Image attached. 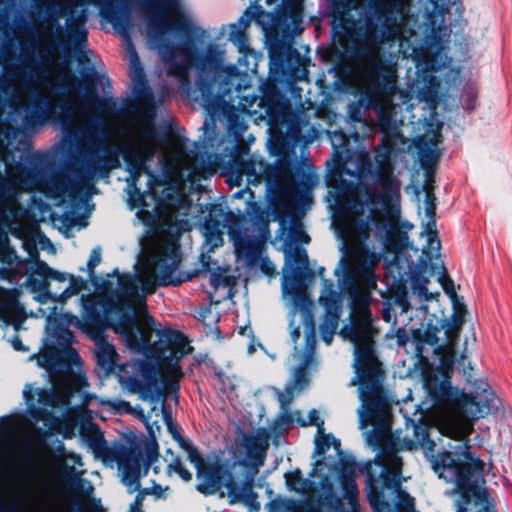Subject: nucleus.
<instances>
[{"mask_svg":"<svg viewBox=\"0 0 512 512\" xmlns=\"http://www.w3.org/2000/svg\"><path fill=\"white\" fill-rule=\"evenodd\" d=\"M285 483L289 491L302 496H311L314 491V483L304 478L299 469H293L285 473Z\"/></svg>","mask_w":512,"mask_h":512,"instance_id":"obj_17","label":"nucleus"},{"mask_svg":"<svg viewBox=\"0 0 512 512\" xmlns=\"http://www.w3.org/2000/svg\"><path fill=\"white\" fill-rule=\"evenodd\" d=\"M144 499L143 493H138L135 501L130 505L128 512H142V502Z\"/></svg>","mask_w":512,"mask_h":512,"instance_id":"obj_29","label":"nucleus"},{"mask_svg":"<svg viewBox=\"0 0 512 512\" xmlns=\"http://www.w3.org/2000/svg\"><path fill=\"white\" fill-rule=\"evenodd\" d=\"M80 301H81L83 316H85L86 318L95 317L97 314V305H98V302L96 301V297L82 296Z\"/></svg>","mask_w":512,"mask_h":512,"instance_id":"obj_23","label":"nucleus"},{"mask_svg":"<svg viewBox=\"0 0 512 512\" xmlns=\"http://www.w3.org/2000/svg\"><path fill=\"white\" fill-rule=\"evenodd\" d=\"M333 449H335V448L333 447ZM334 451H335V455L340 458V461H343V458H341V455H342L341 451L339 450L338 453L336 450H334Z\"/></svg>","mask_w":512,"mask_h":512,"instance_id":"obj_45","label":"nucleus"},{"mask_svg":"<svg viewBox=\"0 0 512 512\" xmlns=\"http://www.w3.org/2000/svg\"><path fill=\"white\" fill-rule=\"evenodd\" d=\"M323 271H324V268H321L320 271H319V274L322 275Z\"/></svg>","mask_w":512,"mask_h":512,"instance_id":"obj_49","label":"nucleus"},{"mask_svg":"<svg viewBox=\"0 0 512 512\" xmlns=\"http://www.w3.org/2000/svg\"><path fill=\"white\" fill-rule=\"evenodd\" d=\"M396 75L394 70L389 71L388 80L390 83H395Z\"/></svg>","mask_w":512,"mask_h":512,"instance_id":"obj_41","label":"nucleus"},{"mask_svg":"<svg viewBox=\"0 0 512 512\" xmlns=\"http://www.w3.org/2000/svg\"><path fill=\"white\" fill-rule=\"evenodd\" d=\"M129 55H130L131 65L136 69L137 66L139 65V60H138L135 50L132 48L131 45H129Z\"/></svg>","mask_w":512,"mask_h":512,"instance_id":"obj_33","label":"nucleus"},{"mask_svg":"<svg viewBox=\"0 0 512 512\" xmlns=\"http://www.w3.org/2000/svg\"><path fill=\"white\" fill-rule=\"evenodd\" d=\"M142 252L134 275L119 280L118 308L127 307L135 317H125L114 324V331L120 334L127 346L133 350L155 358L157 369L142 370L144 384L140 387V397L151 405L147 419L153 414H161L169 430L172 424L164 409L163 386L178 382L183 376L180 359L189 354L191 347L180 334L162 330L147 313L145 297L155 291L158 285H179L177 276L179 253L177 239L168 237L142 242Z\"/></svg>","mask_w":512,"mask_h":512,"instance_id":"obj_2","label":"nucleus"},{"mask_svg":"<svg viewBox=\"0 0 512 512\" xmlns=\"http://www.w3.org/2000/svg\"><path fill=\"white\" fill-rule=\"evenodd\" d=\"M219 381L221 383V389L223 392H227L228 390L230 392L234 391L237 387V380L235 377H230L227 375L219 374Z\"/></svg>","mask_w":512,"mask_h":512,"instance_id":"obj_26","label":"nucleus"},{"mask_svg":"<svg viewBox=\"0 0 512 512\" xmlns=\"http://www.w3.org/2000/svg\"><path fill=\"white\" fill-rule=\"evenodd\" d=\"M61 324H66V325H80V321L78 320V318L76 316H73V315H70V314H65L62 318H61Z\"/></svg>","mask_w":512,"mask_h":512,"instance_id":"obj_31","label":"nucleus"},{"mask_svg":"<svg viewBox=\"0 0 512 512\" xmlns=\"http://www.w3.org/2000/svg\"><path fill=\"white\" fill-rule=\"evenodd\" d=\"M95 353L98 364L106 371H110L116 363V352L114 346L108 342L99 340L96 343Z\"/></svg>","mask_w":512,"mask_h":512,"instance_id":"obj_20","label":"nucleus"},{"mask_svg":"<svg viewBox=\"0 0 512 512\" xmlns=\"http://www.w3.org/2000/svg\"><path fill=\"white\" fill-rule=\"evenodd\" d=\"M290 422H297L302 426L315 425L317 427V435L315 438V462L313 464L311 477L321 478L327 480L328 473L332 470L338 471V467L331 463L329 458L325 456L326 452L334 447L337 453L339 452L340 441L331 434H325L323 428V421L319 419L317 410H311L307 419L300 417V412H294L289 418Z\"/></svg>","mask_w":512,"mask_h":512,"instance_id":"obj_10","label":"nucleus"},{"mask_svg":"<svg viewBox=\"0 0 512 512\" xmlns=\"http://www.w3.org/2000/svg\"><path fill=\"white\" fill-rule=\"evenodd\" d=\"M68 353H69V355L71 356V359H72V360H74V361L78 360V358H79V357H78V355L75 353V351H74V350L69 349V350H68Z\"/></svg>","mask_w":512,"mask_h":512,"instance_id":"obj_43","label":"nucleus"},{"mask_svg":"<svg viewBox=\"0 0 512 512\" xmlns=\"http://www.w3.org/2000/svg\"><path fill=\"white\" fill-rule=\"evenodd\" d=\"M148 34L151 38L164 36L172 31H188L195 27L193 16L184 11L178 2H150Z\"/></svg>","mask_w":512,"mask_h":512,"instance_id":"obj_9","label":"nucleus"},{"mask_svg":"<svg viewBox=\"0 0 512 512\" xmlns=\"http://www.w3.org/2000/svg\"><path fill=\"white\" fill-rule=\"evenodd\" d=\"M159 151L161 158L167 162L173 163L178 161L182 153V147L173 137L162 139L156 133L152 118L144 115L138 118L132 124L126 143L125 158L127 161L134 160L135 166L129 164V176L127 177L128 205L131 209H139L136 213L137 217L146 222L144 196L136 187V179L140 175L144 162L154 156Z\"/></svg>","mask_w":512,"mask_h":512,"instance_id":"obj_5","label":"nucleus"},{"mask_svg":"<svg viewBox=\"0 0 512 512\" xmlns=\"http://www.w3.org/2000/svg\"><path fill=\"white\" fill-rule=\"evenodd\" d=\"M94 450L98 453H103L104 450H105V447H104V443L101 439V437H99L98 439H96L94 441Z\"/></svg>","mask_w":512,"mask_h":512,"instance_id":"obj_34","label":"nucleus"},{"mask_svg":"<svg viewBox=\"0 0 512 512\" xmlns=\"http://www.w3.org/2000/svg\"><path fill=\"white\" fill-rule=\"evenodd\" d=\"M230 40L236 44L238 47H239V50L243 53L246 52L247 48L245 46V41H244V38L241 34H238V35H231L230 36Z\"/></svg>","mask_w":512,"mask_h":512,"instance_id":"obj_30","label":"nucleus"},{"mask_svg":"<svg viewBox=\"0 0 512 512\" xmlns=\"http://www.w3.org/2000/svg\"><path fill=\"white\" fill-rule=\"evenodd\" d=\"M167 453H170V455L173 456V452H170V450H167Z\"/></svg>","mask_w":512,"mask_h":512,"instance_id":"obj_52","label":"nucleus"},{"mask_svg":"<svg viewBox=\"0 0 512 512\" xmlns=\"http://www.w3.org/2000/svg\"><path fill=\"white\" fill-rule=\"evenodd\" d=\"M380 158V156H378ZM380 164L376 175V189L367 190L359 197L346 219H337L339 233L348 247L367 240L372 233L383 243L384 251L391 254V262L397 260L401 244L395 241L400 219V181L393 174L389 160L377 159Z\"/></svg>","mask_w":512,"mask_h":512,"instance_id":"obj_3","label":"nucleus"},{"mask_svg":"<svg viewBox=\"0 0 512 512\" xmlns=\"http://www.w3.org/2000/svg\"><path fill=\"white\" fill-rule=\"evenodd\" d=\"M441 134H440V125H437L432 129L431 133L426 135L420 140L418 144L420 153L425 158L434 159L438 157L439 150L437 148L438 143L440 142Z\"/></svg>","mask_w":512,"mask_h":512,"instance_id":"obj_19","label":"nucleus"},{"mask_svg":"<svg viewBox=\"0 0 512 512\" xmlns=\"http://www.w3.org/2000/svg\"><path fill=\"white\" fill-rule=\"evenodd\" d=\"M40 243L42 244L43 248L49 249V251L51 253H55L56 252V249L54 248V246L52 245V243L50 242L49 239L43 238Z\"/></svg>","mask_w":512,"mask_h":512,"instance_id":"obj_35","label":"nucleus"},{"mask_svg":"<svg viewBox=\"0 0 512 512\" xmlns=\"http://www.w3.org/2000/svg\"><path fill=\"white\" fill-rule=\"evenodd\" d=\"M179 217H180V214L178 213L176 215V222L179 225L180 229L181 230H189L191 227L189 220L184 219V218H179Z\"/></svg>","mask_w":512,"mask_h":512,"instance_id":"obj_32","label":"nucleus"},{"mask_svg":"<svg viewBox=\"0 0 512 512\" xmlns=\"http://www.w3.org/2000/svg\"><path fill=\"white\" fill-rule=\"evenodd\" d=\"M254 350H255V349H254V347H253V346H250V347H249V349H248V351H249V353H250V354H251V353H253V352H254Z\"/></svg>","mask_w":512,"mask_h":512,"instance_id":"obj_47","label":"nucleus"},{"mask_svg":"<svg viewBox=\"0 0 512 512\" xmlns=\"http://www.w3.org/2000/svg\"><path fill=\"white\" fill-rule=\"evenodd\" d=\"M11 343L16 350H26L22 342L17 337L13 338Z\"/></svg>","mask_w":512,"mask_h":512,"instance_id":"obj_38","label":"nucleus"},{"mask_svg":"<svg viewBox=\"0 0 512 512\" xmlns=\"http://www.w3.org/2000/svg\"><path fill=\"white\" fill-rule=\"evenodd\" d=\"M138 366V363H131V364H127L125 367L128 368V367H131L132 369H134V367Z\"/></svg>","mask_w":512,"mask_h":512,"instance_id":"obj_46","label":"nucleus"},{"mask_svg":"<svg viewBox=\"0 0 512 512\" xmlns=\"http://www.w3.org/2000/svg\"><path fill=\"white\" fill-rule=\"evenodd\" d=\"M67 12V30L70 37H74L80 42L86 39L87 31L84 27L89 15V6L93 5L105 22L111 23L113 27L121 31L129 21L128 12L118 5L117 2H68Z\"/></svg>","mask_w":512,"mask_h":512,"instance_id":"obj_8","label":"nucleus"},{"mask_svg":"<svg viewBox=\"0 0 512 512\" xmlns=\"http://www.w3.org/2000/svg\"><path fill=\"white\" fill-rule=\"evenodd\" d=\"M14 257V251L8 245L7 236L4 241H0V262L10 263Z\"/></svg>","mask_w":512,"mask_h":512,"instance_id":"obj_25","label":"nucleus"},{"mask_svg":"<svg viewBox=\"0 0 512 512\" xmlns=\"http://www.w3.org/2000/svg\"><path fill=\"white\" fill-rule=\"evenodd\" d=\"M125 459L119 462V473L122 482L130 493L137 491L140 487L139 479L142 476L141 455L134 451L123 453Z\"/></svg>","mask_w":512,"mask_h":512,"instance_id":"obj_14","label":"nucleus"},{"mask_svg":"<svg viewBox=\"0 0 512 512\" xmlns=\"http://www.w3.org/2000/svg\"><path fill=\"white\" fill-rule=\"evenodd\" d=\"M292 3H293V4H295V5L293 6V9H294V10H296V11L301 10V3H302V2H292Z\"/></svg>","mask_w":512,"mask_h":512,"instance_id":"obj_44","label":"nucleus"},{"mask_svg":"<svg viewBox=\"0 0 512 512\" xmlns=\"http://www.w3.org/2000/svg\"><path fill=\"white\" fill-rule=\"evenodd\" d=\"M299 259H300V262L303 264L304 268L307 269L308 268V256H307L305 250L299 252Z\"/></svg>","mask_w":512,"mask_h":512,"instance_id":"obj_37","label":"nucleus"},{"mask_svg":"<svg viewBox=\"0 0 512 512\" xmlns=\"http://www.w3.org/2000/svg\"><path fill=\"white\" fill-rule=\"evenodd\" d=\"M348 492L351 496L350 503L352 506V512H361L360 507L356 501V495H357L356 486L354 484H349ZM328 500H329L328 498L325 499V501H328ZM302 512H332V509L329 506V503L319 501L317 504H315V502L313 500H311V502L305 506V508L302 510Z\"/></svg>","mask_w":512,"mask_h":512,"instance_id":"obj_21","label":"nucleus"},{"mask_svg":"<svg viewBox=\"0 0 512 512\" xmlns=\"http://www.w3.org/2000/svg\"><path fill=\"white\" fill-rule=\"evenodd\" d=\"M86 384L84 375L77 371L73 374H66L54 381L53 389L46 391L26 384L23 389V398L29 410L39 415L41 410L53 408L59 405H66L70 396L80 391Z\"/></svg>","mask_w":512,"mask_h":512,"instance_id":"obj_7","label":"nucleus"},{"mask_svg":"<svg viewBox=\"0 0 512 512\" xmlns=\"http://www.w3.org/2000/svg\"><path fill=\"white\" fill-rule=\"evenodd\" d=\"M169 472L177 473L184 481H190L192 474L184 467L180 459L176 458L168 464Z\"/></svg>","mask_w":512,"mask_h":512,"instance_id":"obj_24","label":"nucleus"},{"mask_svg":"<svg viewBox=\"0 0 512 512\" xmlns=\"http://www.w3.org/2000/svg\"><path fill=\"white\" fill-rule=\"evenodd\" d=\"M187 455L197 470L198 491L210 495L224 486L230 503L243 502L249 511H259L260 503L250 484L238 487L232 479L225 480L223 467L218 464L204 463L198 451L193 447L187 448Z\"/></svg>","mask_w":512,"mask_h":512,"instance_id":"obj_6","label":"nucleus"},{"mask_svg":"<svg viewBox=\"0 0 512 512\" xmlns=\"http://www.w3.org/2000/svg\"><path fill=\"white\" fill-rule=\"evenodd\" d=\"M360 319L345 326L340 335L354 344L355 377L350 385H359L361 406L358 409L359 426L366 429V442L373 449H380L374 462L357 464L353 459L346 460L349 473H365L366 490L374 512H416L414 498L399 489L401 481V459L395 450H411L415 444L432 450L434 443L429 440L424 426L426 415H435L432 423L442 435L458 440L457 445L448 444L445 451L431 458L434 471L445 481L455 485L460 494L456 512H495L488 501L483 482L484 462L470 452L466 437L471 432L469 419L483 417L490 412L492 392L482 388L480 395H469L453 387L451 382L436 376H427L423 387L427 399L420 405H412L411 394L404 400L401 412L406 425L414 431L415 441L392 443L390 439V403L383 395L381 381L383 371L373 353L372 338L374 329L369 320L367 307L361 306Z\"/></svg>","mask_w":512,"mask_h":512,"instance_id":"obj_1","label":"nucleus"},{"mask_svg":"<svg viewBox=\"0 0 512 512\" xmlns=\"http://www.w3.org/2000/svg\"><path fill=\"white\" fill-rule=\"evenodd\" d=\"M319 302L326 310L325 318L321 325L322 339L327 345H330L338 326L342 296L333 290L332 283L324 280Z\"/></svg>","mask_w":512,"mask_h":512,"instance_id":"obj_12","label":"nucleus"},{"mask_svg":"<svg viewBox=\"0 0 512 512\" xmlns=\"http://www.w3.org/2000/svg\"><path fill=\"white\" fill-rule=\"evenodd\" d=\"M439 256L430 257L429 254L422 251V256L419 259L418 264L411 272V285L414 293H417L420 297L425 300H430L434 297L432 293L427 290V284L429 277L434 274V265L432 261L437 259Z\"/></svg>","mask_w":512,"mask_h":512,"instance_id":"obj_13","label":"nucleus"},{"mask_svg":"<svg viewBox=\"0 0 512 512\" xmlns=\"http://www.w3.org/2000/svg\"><path fill=\"white\" fill-rule=\"evenodd\" d=\"M22 313L15 295L0 289V319L6 323L14 322L22 317Z\"/></svg>","mask_w":512,"mask_h":512,"instance_id":"obj_16","label":"nucleus"},{"mask_svg":"<svg viewBox=\"0 0 512 512\" xmlns=\"http://www.w3.org/2000/svg\"><path fill=\"white\" fill-rule=\"evenodd\" d=\"M349 3L350 2H333V11H334L333 20H332L333 27H336L337 25L344 26V19H342V18L338 19L336 16V13L340 12L341 10L345 11L348 8V5H346V4H349Z\"/></svg>","mask_w":512,"mask_h":512,"instance_id":"obj_27","label":"nucleus"},{"mask_svg":"<svg viewBox=\"0 0 512 512\" xmlns=\"http://www.w3.org/2000/svg\"><path fill=\"white\" fill-rule=\"evenodd\" d=\"M203 235L206 242L213 248L219 247L223 244L221 231L218 227L211 228L208 225L203 227Z\"/></svg>","mask_w":512,"mask_h":512,"instance_id":"obj_22","label":"nucleus"},{"mask_svg":"<svg viewBox=\"0 0 512 512\" xmlns=\"http://www.w3.org/2000/svg\"><path fill=\"white\" fill-rule=\"evenodd\" d=\"M46 277L58 282H67L68 285L61 294L51 295L54 301L65 303L69 298L79 294L84 286L85 282L82 278L74 277L70 274L59 272L51 268H46Z\"/></svg>","mask_w":512,"mask_h":512,"instance_id":"obj_15","label":"nucleus"},{"mask_svg":"<svg viewBox=\"0 0 512 512\" xmlns=\"http://www.w3.org/2000/svg\"><path fill=\"white\" fill-rule=\"evenodd\" d=\"M101 262V250L99 247L93 249L90 258L88 260V267L90 269L95 268Z\"/></svg>","mask_w":512,"mask_h":512,"instance_id":"obj_28","label":"nucleus"},{"mask_svg":"<svg viewBox=\"0 0 512 512\" xmlns=\"http://www.w3.org/2000/svg\"><path fill=\"white\" fill-rule=\"evenodd\" d=\"M154 425L156 427V430L159 431V426L157 425V421H154L153 424H151V425L147 424V427H148V429H149L151 434L154 433Z\"/></svg>","mask_w":512,"mask_h":512,"instance_id":"obj_40","label":"nucleus"},{"mask_svg":"<svg viewBox=\"0 0 512 512\" xmlns=\"http://www.w3.org/2000/svg\"><path fill=\"white\" fill-rule=\"evenodd\" d=\"M335 272L337 275H339V268H337Z\"/></svg>","mask_w":512,"mask_h":512,"instance_id":"obj_50","label":"nucleus"},{"mask_svg":"<svg viewBox=\"0 0 512 512\" xmlns=\"http://www.w3.org/2000/svg\"><path fill=\"white\" fill-rule=\"evenodd\" d=\"M464 307L455 301V313L450 320L445 321L443 328L447 334L448 346L452 347L458 338V334L464 321Z\"/></svg>","mask_w":512,"mask_h":512,"instance_id":"obj_18","label":"nucleus"},{"mask_svg":"<svg viewBox=\"0 0 512 512\" xmlns=\"http://www.w3.org/2000/svg\"><path fill=\"white\" fill-rule=\"evenodd\" d=\"M296 268L290 253L286 252V267L282 279V297L290 308V334L295 344L292 354L293 361L300 368L292 374V379L283 392H277V399L284 410L308 386V376L304 371L314 361L315 334L311 320L312 302L306 288L297 279Z\"/></svg>","mask_w":512,"mask_h":512,"instance_id":"obj_4","label":"nucleus"},{"mask_svg":"<svg viewBox=\"0 0 512 512\" xmlns=\"http://www.w3.org/2000/svg\"><path fill=\"white\" fill-rule=\"evenodd\" d=\"M229 236H230L231 240L234 242V246H235L236 250L238 251L239 250V240L236 237L235 229L232 227L229 230Z\"/></svg>","mask_w":512,"mask_h":512,"instance_id":"obj_36","label":"nucleus"},{"mask_svg":"<svg viewBox=\"0 0 512 512\" xmlns=\"http://www.w3.org/2000/svg\"><path fill=\"white\" fill-rule=\"evenodd\" d=\"M184 208H185V209H187V210H189V211H190L191 209H193V207H192L190 204H189L187 207H184Z\"/></svg>","mask_w":512,"mask_h":512,"instance_id":"obj_48","label":"nucleus"},{"mask_svg":"<svg viewBox=\"0 0 512 512\" xmlns=\"http://www.w3.org/2000/svg\"><path fill=\"white\" fill-rule=\"evenodd\" d=\"M418 214L421 216V237L426 238V244L423 246V252L435 257L440 255V240L436 231V198L432 191L426 189V197L423 207H419Z\"/></svg>","mask_w":512,"mask_h":512,"instance_id":"obj_11","label":"nucleus"},{"mask_svg":"<svg viewBox=\"0 0 512 512\" xmlns=\"http://www.w3.org/2000/svg\"><path fill=\"white\" fill-rule=\"evenodd\" d=\"M174 459H175V458H173V460H174ZM171 461H172V459H171V460H169V459H166V462H169V463H170Z\"/></svg>","mask_w":512,"mask_h":512,"instance_id":"obj_53","label":"nucleus"},{"mask_svg":"<svg viewBox=\"0 0 512 512\" xmlns=\"http://www.w3.org/2000/svg\"><path fill=\"white\" fill-rule=\"evenodd\" d=\"M153 493L157 496V497H164V490L162 489V487L160 486H157L153 489Z\"/></svg>","mask_w":512,"mask_h":512,"instance_id":"obj_39","label":"nucleus"},{"mask_svg":"<svg viewBox=\"0 0 512 512\" xmlns=\"http://www.w3.org/2000/svg\"><path fill=\"white\" fill-rule=\"evenodd\" d=\"M211 282L212 284L215 286V287H218L219 285L222 284V282L220 281V279H218L215 275L212 276L211 278Z\"/></svg>","mask_w":512,"mask_h":512,"instance_id":"obj_42","label":"nucleus"},{"mask_svg":"<svg viewBox=\"0 0 512 512\" xmlns=\"http://www.w3.org/2000/svg\"><path fill=\"white\" fill-rule=\"evenodd\" d=\"M167 453H170V455L173 456V452H170V450H167Z\"/></svg>","mask_w":512,"mask_h":512,"instance_id":"obj_51","label":"nucleus"}]
</instances>
